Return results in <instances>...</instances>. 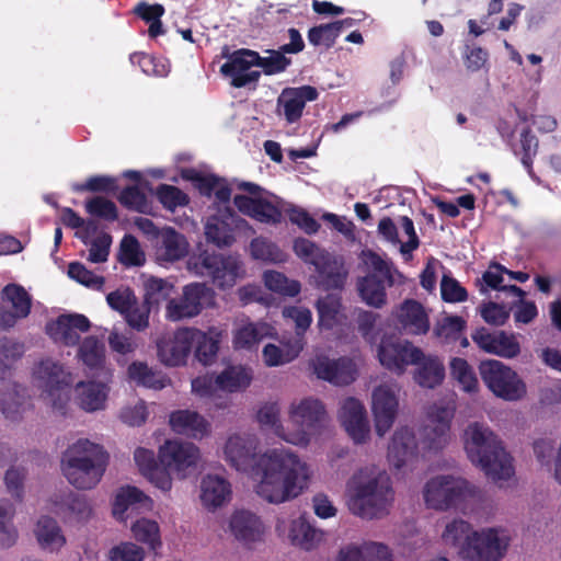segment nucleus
I'll return each instance as SVG.
<instances>
[{"instance_id":"obj_38","label":"nucleus","mask_w":561,"mask_h":561,"mask_svg":"<svg viewBox=\"0 0 561 561\" xmlns=\"http://www.w3.org/2000/svg\"><path fill=\"white\" fill-rule=\"evenodd\" d=\"M337 561H392V554L386 545L369 541L341 549Z\"/></svg>"},{"instance_id":"obj_40","label":"nucleus","mask_w":561,"mask_h":561,"mask_svg":"<svg viewBox=\"0 0 561 561\" xmlns=\"http://www.w3.org/2000/svg\"><path fill=\"white\" fill-rule=\"evenodd\" d=\"M35 535L42 549L54 552L66 545V538L56 519L42 516L36 524Z\"/></svg>"},{"instance_id":"obj_15","label":"nucleus","mask_w":561,"mask_h":561,"mask_svg":"<svg viewBox=\"0 0 561 561\" xmlns=\"http://www.w3.org/2000/svg\"><path fill=\"white\" fill-rule=\"evenodd\" d=\"M454 411L447 407L432 405L427 412V423L423 427L424 447L428 450L442 449L448 440Z\"/></svg>"},{"instance_id":"obj_47","label":"nucleus","mask_w":561,"mask_h":561,"mask_svg":"<svg viewBox=\"0 0 561 561\" xmlns=\"http://www.w3.org/2000/svg\"><path fill=\"white\" fill-rule=\"evenodd\" d=\"M251 380V373L242 366H228L217 375V386L220 390L228 392H237L248 388Z\"/></svg>"},{"instance_id":"obj_30","label":"nucleus","mask_w":561,"mask_h":561,"mask_svg":"<svg viewBox=\"0 0 561 561\" xmlns=\"http://www.w3.org/2000/svg\"><path fill=\"white\" fill-rule=\"evenodd\" d=\"M230 529L239 541L245 545L262 540L264 525L261 518L250 511H236L230 518Z\"/></svg>"},{"instance_id":"obj_41","label":"nucleus","mask_w":561,"mask_h":561,"mask_svg":"<svg viewBox=\"0 0 561 561\" xmlns=\"http://www.w3.org/2000/svg\"><path fill=\"white\" fill-rule=\"evenodd\" d=\"M414 379L423 388L434 389L439 386L445 378V367L443 362L433 355L425 356L416 364Z\"/></svg>"},{"instance_id":"obj_59","label":"nucleus","mask_w":561,"mask_h":561,"mask_svg":"<svg viewBox=\"0 0 561 561\" xmlns=\"http://www.w3.org/2000/svg\"><path fill=\"white\" fill-rule=\"evenodd\" d=\"M119 262L126 266H140L145 262L139 242L131 234L124 236L121 241Z\"/></svg>"},{"instance_id":"obj_63","label":"nucleus","mask_w":561,"mask_h":561,"mask_svg":"<svg viewBox=\"0 0 561 561\" xmlns=\"http://www.w3.org/2000/svg\"><path fill=\"white\" fill-rule=\"evenodd\" d=\"M118 202L127 209L146 213L148 201L146 194L137 185L123 188L118 195Z\"/></svg>"},{"instance_id":"obj_13","label":"nucleus","mask_w":561,"mask_h":561,"mask_svg":"<svg viewBox=\"0 0 561 561\" xmlns=\"http://www.w3.org/2000/svg\"><path fill=\"white\" fill-rule=\"evenodd\" d=\"M257 60H260L257 51L245 48L238 49L221 65L220 72L231 79L230 83L234 88L255 84L261 77V71L252 70V67L256 66Z\"/></svg>"},{"instance_id":"obj_11","label":"nucleus","mask_w":561,"mask_h":561,"mask_svg":"<svg viewBox=\"0 0 561 561\" xmlns=\"http://www.w3.org/2000/svg\"><path fill=\"white\" fill-rule=\"evenodd\" d=\"M469 492V483L451 476H438L431 479L424 488V500L428 507L448 510L460 503Z\"/></svg>"},{"instance_id":"obj_56","label":"nucleus","mask_w":561,"mask_h":561,"mask_svg":"<svg viewBox=\"0 0 561 561\" xmlns=\"http://www.w3.org/2000/svg\"><path fill=\"white\" fill-rule=\"evenodd\" d=\"M85 210L93 217L105 221H116L118 209L114 202L103 196H94L85 202Z\"/></svg>"},{"instance_id":"obj_22","label":"nucleus","mask_w":561,"mask_h":561,"mask_svg":"<svg viewBox=\"0 0 561 561\" xmlns=\"http://www.w3.org/2000/svg\"><path fill=\"white\" fill-rule=\"evenodd\" d=\"M339 419L348 436L356 444L366 442L369 435V425L365 407L359 400L353 397L343 400Z\"/></svg>"},{"instance_id":"obj_2","label":"nucleus","mask_w":561,"mask_h":561,"mask_svg":"<svg viewBox=\"0 0 561 561\" xmlns=\"http://www.w3.org/2000/svg\"><path fill=\"white\" fill-rule=\"evenodd\" d=\"M466 451L470 461L480 467L493 481L508 480L514 476L513 458L502 440L486 426L473 423L468 426Z\"/></svg>"},{"instance_id":"obj_60","label":"nucleus","mask_w":561,"mask_h":561,"mask_svg":"<svg viewBox=\"0 0 561 561\" xmlns=\"http://www.w3.org/2000/svg\"><path fill=\"white\" fill-rule=\"evenodd\" d=\"M24 354V344L7 341L0 344V378L9 376L10 370L18 359Z\"/></svg>"},{"instance_id":"obj_62","label":"nucleus","mask_w":561,"mask_h":561,"mask_svg":"<svg viewBox=\"0 0 561 561\" xmlns=\"http://www.w3.org/2000/svg\"><path fill=\"white\" fill-rule=\"evenodd\" d=\"M284 314L295 322V335L289 337L290 341L301 340L302 347L305 346V333L312 322L311 311L307 308L290 307L284 310Z\"/></svg>"},{"instance_id":"obj_26","label":"nucleus","mask_w":561,"mask_h":561,"mask_svg":"<svg viewBox=\"0 0 561 561\" xmlns=\"http://www.w3.org/2000/svg\"><path fill=\"white\" fill-rule=\"evenodd\" d=\"M233 204L240 213L262 224L276 225L283 218L280 208L265 198L238 194L233 197Z\"/></svg>"},{"instance_id":"obj_8","label":"nucleus","mask_w":561,"mask_h":561,"mask_svg":"<svg viewBox=\"0 0 561 561\" xmlns=\"http://www.w3.org/2000/svg\"><path fill=\"white\" fill-rule=\"evenodd\" d=\"M289 419L298 426V431L289 434V437H285V442L307 446L310 436L317 434L324 426L327 412L320 400L306 398L298 404H291Z\"/></svg>"},{"instance_id":"obj_57","label":"nucleus","mask_w":561,"mask_h":561,"mask_svg":"<svg viewBox=\"0 0 561 561\" xmlns=\"http://www.w3.org/2000/svg\"><path fill=\"white\" fill-rule=\"evenodd\" d=\"M519 141L522 148V163L526 168L530 178L537 181L538 178L534 172L533 162L539 147L538 138L531 133L529 127H526L520 133Z\"/></svg>"},{"instance_id":"obj_61","label":"nucleus","mask_w":561,"mask_h":561,"mask_svg":"<svg viewBox=\"0 0 561 561\" xmlns=\"http://www.w3.org/2000/svg\"><path fill=\"white\" fill-rule=\"evenodd\" d=\"M295 254L304 262L316 266L319 261L327 257L328 251L318 247L313 241L306 238H297L293 245Z\"/></svg>"},{"instance_id":"obj_46","label":"nucleus","mask_w":561,"mask_h":561,"mask_svg":"<svg viewBox=\"0 0 561 561\" xmlns=\"http://www.w3.org/2000/svg\"><path fill=\"white\" fill-rule=\"evenodd\" d=\"M322 534L313 528L304 517L294 520L289 529V539L293 546L304 550L316 548L321 540Z\"/></svg>"},{"instance_id":"obj_34","label":"nucleus","mask_w":561,"mask_h":561,"mask_svg":"<svg viewBox=\"0 0 561 561\" xmlns=\"http://www.w3.org/2000/svg\"><path fill=\"white\" fill-rule=\"evenodd\" d=\"M188 251V243L183 234L172 227H164L159 232L157 255L159 260L175 262L183 259Z\"/></svg>"},{"instance_id":"obj_36","label":"nucleus","mask_w":561,"mask_h":561,"mask_svg":"<svg viewBox=\"0 0 561 561\" xmlns=\"http://www.w3.org/2000/svg\"><path fill=\"white\" fill-rule=\"evenodd\" d=\"M231 496L230 483L219 477L208 474L201 483V500L208 510H216L224 505Z\"/></svg>"},{"instance_id":"obj_1","label":"nucleus","mask_w":561,"mask_h":561,"mask_svg":"<svg viewBox=\"0 0 561 561\" xmlns=\"http://www.w3.org/2000/svg\"><path fill=\"white\" fill-rule=\"evenodd\" d=\"M257 446L254 434H233L226 442L225 458L236 470L257 481L256 493L266 501L282 503L298 496L309 479L307 465L284 448L257 456Z\"/></svg>"},{"instance_id":"obj_12","label":"nucleus","mask_w":561,"mask_h":561,"mask_svg":"<svg viewBox=\"0 0 561 561\" xmlns=\"http://www.w3.org/2000/svg\"><path fill=\"white\" fill-rule=\"evenodd\" d=\"M423 357L420 347L399 339L383 337L378 347L380 364L397 374H402L409 365L419 364Z\"/></svg>"},{"instance_id":"obj_53","label":"nucleus","mask_w":561,"mask_h":561,"mask_svg":"<svg viewBox=\"0 0 561 561\" xmlns=\"http://www.w3.org/2000/svg\"><path fill=\"white\" fill-rule=\"evenodd\" d=\"M3 298L9 300L20 318H26L31 312V297L27 291L16 284H9L2 290Z\"/></svg>"},{"instance_id":"obj_50","label":"nucleus","mask_w":561,"mask_h":561,"mask_svg":"<svg viewBox=\"0 0 561 561\" xmlns=\"http://www.w3.org/2000/svg\"><path fill=\"white\" fill-rule=\"evenodd\" d=\"M133 537L140 543L156 550L161 546L160 528L157 522L140 518L131 525Z\"/></svg>"},{"instance_id":"obj_32","label":"nucleus","mask_w":561,"mask_h":561,"mask_svg":"<svg viewBox=\"0 0 561 561\" xmlns=\"http://www.w3.org/2000/svg\"><path fill=\"white\" fill-rule=\"evenodd\" d=\"M171 428L182 435L202 438L209 432V423L199 413L190 410H178L170 414Z\"/></svg>"},{"instance_id":"obj_19","label":"nucleus","mask_w":561,"mask_h":561,"mask_svg":"<svg viewBox=\"0 0 561 561\" xmlns=\"http://www.w3.org/2000/svg\"><path fill=\"white\" fill-rule=\"evenodd\" d=\"M311 365L319 379L335 386L350 385L357 376V367L353 359L348 357L330 359L328 356L319 355L312 360Z\"/></svg>"},{"instance_id":"obj_9","label":"nucleus","mask_w":561,"mask_h":561,"mask_svg":"<svg viewBox=\"0 0 561 561\" xmlns=\"http://www.w3.org/2000/svg\"><path fill=\"white\" fill-rule=\"evenodd\" d=\"M191 264L194 265L196 274L209 277L220 289L233 287L243 275L242 263L234 255L204 252Z\"/></svg>"},{"instance_id":"obj_4","label":"nucleus","mask_w":561,"mask_h":561,"mask_svg":"<svg viewBox=\"0 0 561 561\" xmlns=\"http://www.w3.org/2000/svg\"><path fill=\"white\" fill-rule=\"evenodd\" d=\"M348 508L363 518L378 517L392 497L387 476L374 474L367 468L358 470L347 483Z\"/></svg>"},{"instance_id":"obj_37","label":"nucleus","mask_w":561,"mask_h":561,"mask_svg":"<svg viewBox=\"0 0 561 561\" xmlns=\"http://www.w3.org/2000/svg\"><path fill=\"white\" fill-rule=\"evenodd\" d=\"M318 273L319 286L324 290L342 289L346 282L347 271L336 257L327 254V257L319 261L314 266Z\"/></svg>"},{"instance_id":"obj_55","label":"nucleus","mask_w":561,"mask_h":561,"mask_svg":"<svg viewBox=\"0 0 561 561\" xmlns=\"http://www.w3.org/2000/svg\"><path fill=\"white\" fill-rule=\"evenodd\" d=\"M280 409L276 402L265 403L257 411V421L263 427H268L279 438L285 440V437H289V434L285 433V430L279 421Z\"/></svg>"},{"instance_id":"obj_45","label":"nucleus","mask_w":561,"mask_h":561,"mask_svg":"<svg viewBox=\"0 0 561 561\" xmlns=\"http://www.w3.org/2000/svg\"><path fill=\"white\" fill-rule=\"evenodd\" d=\"M144 302L149 308L158 309L162 302L172 299L171 295L174 291L173 283L151 276L144 283Z\"/></svg>"},{"instance_id":"obj_58","label":"nucleus","mask_w":561,"mask_h":561,"mask_svg":"<svg viewBox=\"0 0 561 561\" xmlns=\"http://www.w3.org/2000/svg\"><path fill=\"white\" fill-rule=\"evenodd\" d=\"M156 195L162 206L169 210L186 206L190 203V197L186 193L179 187L169 184H160L157 187Z\"/></svg>"},{"instance_id":"obj_49","label":"nucleus","mask_w":561,"mask_h":561,"mask_svg":"<svg viewBox=\"0 0 561 561\" xmlns=\"http://www.w3.org/2000/svg\"><path fill=\"white\" fill-rule=\"evenodd\" d=\"M15 508L9 500H0V547L10 548L18 539L13 525Z\"/></svg>"},{"instance_id":"obj_6","label":"nucleus","mask_w":561,"mask_h":561,"mask_svg":"<svg viewBox=\"0 0 561 561\" xmlns=\"http://www.w3.org/2000/svg\"><path fill=\"white\" fill-rule=\"evenodd\" d=\"M215 291L204 283H190L182 289L179 298H172L165 305V318L178 322L192 319L206 308L215 306Z\"/></svg>"},{"instance_id":"obj_28","label":"nucleus","mask_w":561,"mask_h":561,"mask_svg":"<svg viewBox=\"0 0 561 561\" xmlns=\"http://www.w3.org/2000/svg\"><path fill=\"white\" fill-rule=\"evenodd\" d=\"M134 459L141 474L158 489L164 492L171 490L172 479L170 472L160 465L152 450L138 447L134 453Z\"/></svg>"},{"instance_id":"obj_16","label":"nucleus","mask_w":561,"mask_h":561,"mask_svg":"<svg viewBox=\"0 0 561 561\" xmlns=\"http://www.w3.org/2000/svg\"><path fill=\"white\" fill-rule=\"evenodd\" d=\"M471 339L483 352L503 358H514L520 353L519 342L513 333L490 332L486 328L481 327L471 334Z\"/></svg>"},{"instance_id":"obj_35","label":"nucleus","mask_w":561,"mask_h":561,"mask_svg":"<svg viewBox=\"0 0 561 561\" xmlns=\"http://www.w3.org/2000/svg\"><path fill=\"white\" fill-rule=\"evenodd\" d=\"M56 513L66 523H84L92 515V507L85 495L69 492L56 503Z\"/></svg>"},{"instance_id":"obj_42","label":"nucleus","mask_w":561,"mask_h":561,"mask_svg":"<svg viewBox=\"0 0 561 561\" xmlns=\"http://www.w3.org/2000/svg\"><path fill=\"white\" fill-rule=\"evenodd\" d=\"M507 272V268L500 263H492L489 268L482 274L480 279H477V284L480 286V291L485 293L488 288L505 291L515 298L522 299L526 293L516 285H502L503 274Z\"/></svg>"},{"instance_id":"obj_5","label":"nucleus","mask_w":561,"mask_h":561,"mask_svg":"<svg viewBox=\"0 0 561 561\" xmlns=\"http://www.w3.org/2000/svg\"><path fill=\"white\" fill-rule=\"evenodd\" d=\"M479 373L488 389L505 401L520 400L527 392L526 383L518 374L500 360H482Z\"/></svg>"},{"instance_id":"obj_3","label":"nucleus","mask_w":561,"mask_h":561,"mask_svg":"<svg viewBox=\"0 0 561 561\" xmlns=\"http://www.w3.org/2000/svg\"><path fill=\"white\" fill-rule=\"evenodd\" d=\"M108 465L103 446L80 438L61 457V470L67 481L78 490H91L101 481Z\"/></svg>"},{"instance_id":"obj_18","label":"nucleus","mask_w":561,"mask_h":561,"mask_svg":"<svg viewBox=\"0 0 561 561\" xmlns=\"http://www.w3.org/2000/svg\"><path fill=\"white\" fill-rule=\"evenodd\" d=\"M199 458V449L193 444L181 440H167L159 448L158 460L169 472H181L194 467Z\"/></svg>"},{"instance_id":"obj_24","label":"nucleus","mask_w":561,"mask_h":561,"mask_svg":"<svg viewBox=\"0 0 561 561\" xmlns=\"http://www.w3.org/2000/svg\"><path fill=\"white\" fill-rule=\"evenodd\" d=\"M397 327L407 334L423 335L430 330L428 316L421 302L405 299L396 311Z\"/></svg>"},{"instance_id":"obj_14","label":"nucleus","mask_w":561,"mask_h":561,"mask_svg":"<svg viewBox=\"0 0 561 561\" xmlns=\"http://www.w3.org/2000/svg\"><path fill=\"white\" fill-rule=\"evenodd\" d=\"M90 320L81 313H64L46 324L47 335L65 346L79 344L81 333L90 330Z\"/></svg>"},{"instance_id":"obj_51","label":"nucleus","mask_w":561,"mask_h":561,"mask_svg":"<svg viewBox=\"0 0 561 561\" xmlns=\"http://www.w3.org/2000/svg\"><path fill=\"white\" fill-rule=\"evenodd\" d=\"M450 375L459 382L463 391L476 392L478 390V378L465 358L454 357L451 359Z\"/></svg>"},{"instance_id":"obj_33","label":"nucleus","mask_w":561,"mask_h":561,"mask_svg":"<svg viewBox=\"0 0 561 561\" xmlns=\"http://www.w3.org/2000/svg\"><path fill=\"white\" fill-rule=\"evenodd\" d=\"M107 381L104 377L101 381H79L76 385L79 407L87 412L103 410L108 392Z\"/></svg>"},{"instance_id":"obj_29","label":"nucleus","mask_w":561,"mask_h":561,"mask_svg":"<svg viewBox=\"0 0 561 561\" xmlns=\"http://www.w3.org/2000/svg\"><path fill=\"white\" fill-rule=\"evenodd\" d=\"M78 357L89 374L110 380V370L105 367V345L96 336H87L78 348Z\"/></svg>"},{"instance_id":"obj_20","label":"nucleus","mask_w":561,"mask_h":561,"mask_svg":"<svg viewBox=\"0 0 561 561\" xmlns=\"http://www.w3.org/2000/svg\"><path fill=\"white\" fill-rule=\"evenodd\" d=\"M191 328H183L172 336L162 337L157 342V354L162 364L178 367L186 364L191 353Z\"/></svg>"},{"instance_id":"obj_7","label":"nucleus","mask_w":561,"mask_h":561,"mask_svg":"<svg viewBox=\"0 0 561 561\" xmlns=\"http://www.w3.org/2000/svg\"><path fill=\"white\" fill-rule=\"evenodd\" d=\"M365 255L374 272L358 280V291L367 305L381 308L387 301L386 288L394 284L392 267L374 251L369 250Z\"/></svg>"},{"instance_id":"obj_48","label":"nucleus","mask_w":561,"mask_h":561,"mask_svg":"<svg viewBox=\"0 0 561 561\" xmlns=\"http://www.w3.org/2000/svg\"><path fill=\"white\" fill-rule=\"evenodd\" d=\"M148 502H150V499L141 490L136 486L127 485L121 488L117 492L112 512L117 519H124V514L130 506H144Z\"/></svg>"},{"instance_id":"obj_27","label":"nucleus","mask_w":561,"mask_h":561,"mask_svg":"<svg viewBox=\"0 0 561 561\" xmlns=\"http://www.w3.org/2000/svg\"><path fill=\"white\" fill-rule=\"evenodd\" d=\"M416 456L417 443L413 431L407 426L398 428L388 447L389 462L399 470Z\"/></svg>"},{"instance_id":"obj_52","label":"nucleus","mask_w":561,"mask_h":561,"mask_svg":"<svg viewBox=\"0 0 561 561\" xmlns=\"http://www.w3.org/2000/svg\"><path fill=\"white\" fill-rule=\"evenodd\" d=\"M265 286L280 295L295 297L300 293L301 286L298 280L287 278L283 273L266 271L263 275Z\"/></svg>"},{"instance_id":"obj_25","label":"nucleus","mask_w":561,"mask_h":561,"mask_svg":"<svg viewBox=\"0 0 561 561\" xmlns=\"http://www.w3.org/2000/svg\"><path fill=\"white\" fill-rule=\"evenodd\" d=\"M318 96V90L311 85L285 88L277 99V105L283 108L287 123L293 124L300 119L306 103L317 100Z\"/></svg>"},{"instance_id":"obj_21","label":"nucleus","mask_w":561,"mask_h":561,"mask_svg":"<svg viewBox=\"0 0 561 561\" xmlns=\"http://www.w3.org/2000/svg\"><path fill=\"white\" fill-rule=\"evenodd\" d=\"M245 225L244 219L230 210L222 216H210L205 225L206 240L218 248L231 247L236 241V229Z\"/></svg>"},{"instance_id":"obj_64","label":"nucleus","mask_w":561,"mask_h":561,"mask_svg":"<svg viewBox=\"0 0 561 561\" xmlns=\"http://www.w3.org/2000/svg\"><path fill=\"white\" fill-rule=\"evenodd\" d=\"M145 556V550L130 541L121 542L108 552L111 561H142Z\"/></svg>"},{"instance_id":"obj_39","label":"nucleus","mask_w":561,"mask_h":561,"mask_svg":"<svg viewBox=\"0 0 561 561\" xmlns=\"http://www.w3.org/2000/svg\"><path fill=\"white\" fill-rule=\"evenodd\" d=\"M316 308L319 316L318 323L322 329L332 330L346 321L342 298L339 295L328 294L320 297L316 302Z\"/></svg>"},{"instance_id":"obj_54","label":"nucleus","mask_w":561,"mask_h":561,"mask_svg":"<svg viewBox=\"0 0 561 561\" xmlns=\"http://www.w3.org/2000/svg\"><path fill=\"white\" fill-rule=\"evenodd\" d=\"M250 251L254 259L265 262L280 263L286 260V254L265 238L253 239L250 243Z\"/></svg>"},{"instance_id":"obj_31","label":"nucleus","mask_w":561,"mask_h":561,"mask_svg":"<svg viewBox=\"0 0 561 561\" xmlns=\"http://www.w3.org/2000/svg\"><path fill=\"white\" fill-rule=\"evenodd\" d=\"M192 340L191 350L194 347L195 358L204 366L216 362L221 332L216 328H210L207 332L191 328Z\"/></svg>"},{"instance_id":"obj_23","label":"nucleus","mask_w":561,"mask_h":561,"mask_svg":"<svg viewBox=\"0 0 561 561\" xmlns=\"http://www.w3.org/2000/svg\"><path fill=\"white\" fill-rule=\"evenodd\" d=\"M399 401L387 386H379L373 392V414L377 435L383 436L393 425Z\"/></svg>"},{"instance_id":"obj_44","label":"nucleus","mask_w":561,"mask_h":561,"mask_svg":"<svg viewBox=\"0 0 561 561\" xmlns=\"http://www.w3.org/2000/svg\"><path fill=\"white\" fill-rule=\"evenodd\" d=\"M130 380L138 386L161 390L170 383V379L161 371L153 370L144 362H133L127 368Z\"/></svg>"},{"instance_id":"obj_10","label":"nucleus","mask_w":561,"mask_h":561,"mask_svg":"<svg viewBox=\"0 0 561 561\" xmlns=\"http://www.w3.org/2000/svg\"><path fill=\"white\" fill-rule=\"evenodd\" d=\"M508 547V537L500 536L495 528L472 531L460 548L466 561H500Z\"/></svg>"},{"instance_id":"obj_43","label":"nucleus","mask_w":561,"mask_h":561,"mask_svg":"<svg viewBox=\"0 0 561 561\" xmlns=\"http://www.w3.org/2000/svg\"><path fill=\"white\" fill-rule=\"evenodd\" d=\"M302 351L301 340L297 341H282V347L275 344H266L263 348L262 355L264 363L268 367L279 366L289 363L297 358Z\"/></svg>"},{"instance_id":"obj_17","label":"nucleus","mask_w":561,"mask_h":561,"mask_svg":"<svg viewBox=\"0 0 561 561\" xmlns=\"http://www.w3.org/2000/svg\"><path fill=\"white\" fill-rule=\"evenodd\" d=\"M34 375L43 391L53 398L54 407H57V402L62 400L61 392L72 383L71 374L67 373L60 364L51 359L42 360L37 365Z\"/></svg>"}]
</instances>
